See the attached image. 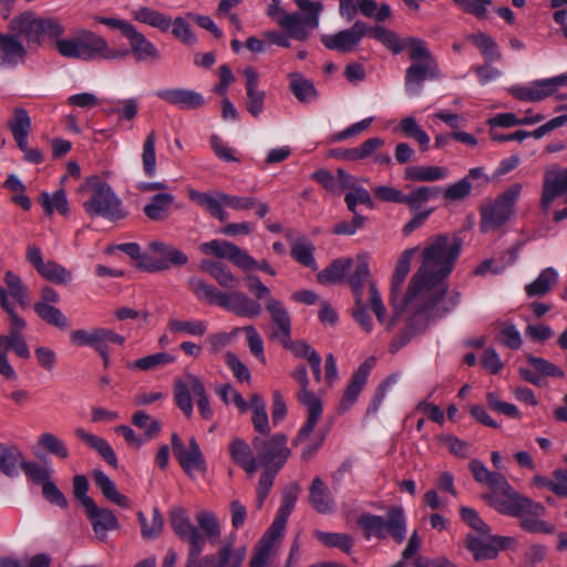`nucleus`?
I'll return each instance as SVG.
<instances>
[{
  "mask_svg": "<svg viewBox=\"0 0 567 567\" xmlns=\"http://www.w3.org/2000/svg\"><path fill=\"white\" fill-rule=\"evenodd\" d=\"M188 288L198 300L209 305H217L239 317L257 318L262 311L261 305L245 292L239 290L220 291L215 286L197 277L188 279Z\"/></svg>",
  "mask_w": 567,
  "mask_h": 567,
  "instance_id": "obj_4",
  "label": "nucleus"
},
{
  "mask_svg": "<svg viewBox=\"0 0 567 567\" xmlns=\"http://www.w3.org/2000/svg\"><path fill=\"white\" fill-rule=\"evenodd\" d=\"M107 114H117L120 121H133L138 112L137 101L133 97L118 100L114 106L105 110Z\"/></svg>",
  "mask_w": 567,
  "mask_h": 567,
  "instance_id": "obj_61",
  "label": "nucleus"
},
{
  "mask_svg": "<svg viewBox=\"0 0 567 567\" xmlns=\"http://www.w3.org/2000/svg\"><path fill=\"white\" fill-rule=\"evenodd\" d=\"M369 303L371 309L375 313L378 321L381 324H384L386 329H391L395 323V319L386 318L385 307L383 305L381 296L372 282L369 284Z\"/></svg>",
  "mask_w": 567,
  "mask_h": 567,
  "instance_id": "obj_63",
  "label": "nucleus"
},
{
  "mask_svg": "<svg viewBox=\"0 0 567 567\" xmlns=\"http://www.w3.org/2000/svg\"><path fill=\"white\" fill-rule=\"evenodd\" d=\"M462 241L450 235L429 238L422 252V264L409 285L408 302L425 310V316L436 318L452 311L460 293L446 297V278L460 256Z\"/></svg>",
  "mask_w": 567,
  "mask_h": 567,
  "instance_id": "obj_1",
  "label": "nucleus"
},
{
  "mask_svg": "<svg viewBox=\"0 0 567 567\" xmlns=\"http://www.w3.org/2000/svg\"><path fill=\"white\" fill-rule=\"evenodd\" d=\"M173 202V195L168 193L157 194L145 205L144 213L152 220H162L166 217L167 210Z\"/></svg>",
  "mask_w": 567,
  "mask_h": 567,
  "instance_id": "obj_48",
  "label": "nucleus"
},
{
  "mask_svg": "<svg viewBox=\"0 0 567 567\" xmlns=\"http://www.w3.org/2000/svg\"><path fill=\"white\" fill-rule=\"evenodd\" d=\"M243 73L246 78L247 110L252 116L257 117L264 111L266 94L258 90L259 75L254 68H245Z\"/></svg>",
  "mask_w": 567,
  "mask_h": 567,
  "instance_id": "obj_29",
  "label": "nucleus"
},
{
  "mask_svg": "<svg viewBox=\"0 0 567 567\" xmlns=\"http://www.w3.org/2000/svg\"><path fill=\"white\" fill-rule=\"evenodd\" d=\"M482 484L491 489L489 493L483 496L484 499L498 513L506 515H523L524 513L542 515L544 513L542 504L516 493L501 473L489 471L486 481Z\"/></svg>",
  "mask_w": 567,
  "mask_h": 567,
  "instance_id": "obj_6",
  "label": "nucleus"
},
{
  "mask_svg": "<svg viewBox=\"0 0 567 567\" xmlns=\"http://www.w3.org/2000/svg\"><path fill=\"white\" fill-rule=\"evenodd\" d=\"M351 264V259H337L321 272H319L317 279L322 285L339 282L346 276V272L349 270Z\"/></svg>",
  "mask_w": 567,
  "mask_h": 567,
  "instance_id": "obj_49",
  "label": "nucleus"
},
{
  "mask_svg": "<svg viewBox=\"0 0 567 567\" xmlns=\"http://www.w3.org/2000/svg\"><path fill=\"white\" fill-rule=\"evenodd\" d=\"M187 192L189 198L202 208H204L207 213H209L213 217L220 221L227 220L228 215L223 208L225 203L221 200V196H225V193L218 190L205 193L193 188H188Z\"/></svg>",
  "mask_w": 567,
  "mask_h": 567,
  "instance_id": "obj_27",
  "label": "nucleus"
},
{
  "mask_svg": "<svg viewBox=\"0 0 567 567\" xmlns=\"http://www.w3.org/2000/svg\"><path fill=\"white\" fill-rule=\"evenodd\" d=\"M34 310L38 316L49 324L60 329H66L69 327L68 318L61 312L60 309L51 305H47L45 302H38L34 306Z\"/></svg>",
  "mask_w": 567,
  "mask_h": 567,
  "instance_id": "obj_56",
  "label": "nucleus"
},
{
  "mask_svg": "<svg viewBox=\"0 0 567 567\" xmlns=\"http://www.w3.org/2000/svg\"><path fill=\"white\" fill-rule=\"evenodd\" d=\"M369 303L371 309L375 313L378 321L381 324H384L386 329H391L395 323V319L386 318L385 307L383 305L381 296L372 282L369 284Z\"/></svg>",
  "mask_w": 567,
  "mask_h": 567,
  "instance_id": "obj_62",
  "label": "nucleus"
},
{
  "mask_svg": "<svg viewBox=\"0 0 567 567\" xmlns=\"http://www.w3.org/2000/svg\"><path fill=\"white\" fill-rule=\"evenodd\" d=\"M190 393L197 398V405L202 416L206 420L210 419L213 410L205 386L198 377L189 373L183 380H176L174 388L175 402L187 417L193 415Z\"/></svg>",
  "mask_w": 567,
  "mask_h": 567,
  "instance_id": "obj_10",
  "label": "nucleus"
},
{
  "mask_svg": "<svg viewBox=\"0 0 567 567\" xmlns=\"http://www.w3.org/2000/svg\"><path fill=\"white\" fill-rule=\"evenodd\" d=\"M59 54L82 61H123L128 56L127 48H113L109 41L89 29H78L72 35L55 41Z\"/></svg>",
  "mask_w": 567,
  "mask_h": 567,
  "instance_id": "obj_2",
  "label": "nucleus"
},
{
  "mask_svg": "<svg viewBox=\"0 0 567 567\" xmlns=\"http://www.w3.org/2000/svg\"><path fill=\"white\" fill-rule=\"evenodd\" d=\"M467 39L478 49L487 62H499L503 54L497 43L486 33L477 32L470 34Z\"/></svg>",
  "mask_w": 567,
  "mask_h": 567,
  "instance_id": "obj_44",
  "label": "nucleus"
},
{
  "mask_svg": "<svg viewBox=\"0 0 567 567\" xmlns=\"http://www.w3.org/2000/svg\"><path fill=\"white\" fill-rule=\"evenodd\" d=\"M169 523L175 534L183 540L193 545L194 554L199 549L200 545H205V538L199 529L194 526L187 511L184 507H175L169 513Z\"/></svg>",
  "mask_w": 567,
  "mask_h": 567,
  "instance_id": "obj_20",
  "label": "nucleus"
},
{
  "mask_svg": "<svg viewBox=\"0 0 567 567\" xmlns=\"http://www.w3.org/2000/svg\"><path fill=\"white\" fill-rule=\"evenodd\" d=\"M517 258V254L514 250H509L504 257L499 258L498 261L494 259H486L482 261L474 270L476 276H484L488 272L493 275L502 274L508 266L513 265Z\"/></svg>",
  "mask_w": 567,
  "mask_h": 567,
  "instance_id": "obj_54",
  "label": "nucleus"
},
{
  "mask_svg": "<svg viewBox=\"0 0 567 567\" xmlns=\"http://www.w3.org/2000/svg\"><path fill=\"white\" fill-rule=\"evenodd\" d=\"M38 272L44 279L58 285L68 284L72 280V274L62 265L52 260L45 261Z\"/></svg>",
  "mask_w": 567,
  "mask_h": 567,
  "instance_id": "obj_55",
  "label": "nucleus"
},
{
  "mask_svg": "<svg viewBox=\"0 0 567 567\" xmlns=\"http://www.w3.org/2000/svg\"><path fill=\"white\" fill-rule=\"evenodd\" d=\"M567 200V167L553 166L546 169L540 204L547 210L557 198Z\"/></svg>",
  "mask_w": 567,
  "mask_h": 567,
  "instance_id": "obj_19",
  "label": "nucleus"
},
{
  "mask_svg": "<svg viewBox=\"0 0 567 567\" xmlns=\"http://www.w3.org/2000/svg\"><path fill=\"white\" fill-rule=\"evenodd\" d=\"M450 169L439 165H412L404 169V179L413 182H437L447 178Z\"/></svg>",
  "mask_w": 567,
  "mask_h": 567,
  "instance_id": "obj_34",
  "label": "nucleus"
},
{
  "mask_svg": "<svg viewBox=\"0 0 567 567\" xmlns=\"http://www.w3.org/2000/svg\"><path fill=\"white\" fill-rule=\"evenodd\" d=\"M38 446L44 452L60 460H66L70 455L69 449L63 440L51 432H43L39 435Z\"/></svg>",
  "mask_w": 567,
  "mask_h": 567,
  "instance_id": "obj_47",
  "label": "nucleus"
},
{
  "mask_svg": "<svg viewBox=\"0 0 567 567\" xmlns=\"http://www.w3.org/2000/svg\"><path fill=\"white\" fill-rule=\"evenodd\" d=\"M199 268L214 278L219 286L228 289L236 288L239 280L233 275L229 268L220 261L203 259Z\"/></svg>",
  "mask_w": 567,
  "mask_h": 567,
  "instance_id": "obj_37",
  "label": "nucleus"
},
{
  "mask_svg": "<svg viewBox=\"0 0 567 567\" xmlns=\"http://www.w3.org/2000/svg\"><path fill=\"white\" fill-rule=\"evenodd\" d=\"M371 369L372 362L365 361L352 374L351 380L340 401V408L342 410H348L350 406L354 404L360 392L362 391L363 386L367 383Z\"/></svg>",
  "mask_w": 567,
  "mask_h": 567,
  "instance_id": "obj_32",
  "label": "nucleus"
},
{
  "mask_svg": "<svg viewBox=\"0 0 567 567\" xmlns=\"http://www.w3.org/2000/svg\"><path fill=\"white\" fill-rule=\"evenodd\" d=\"M417 248L406 249L400 256L395 271L391 281V305L394 309L395 317L400 316L404 311H411L414 313H424L425 310L419 309L414 307L412 303L408 302L409 290L406 293L402 295L401 288L406 275L410 271L412 258L416 252Z\"/></svg>",
  "mask_w": 567,
  "mask_h": 567,
  "instance_id": "obj_13",
  "label": "nucleus"
},
{
  "mask_svg": "<svg viewBox=\"0 0 567 567\" xmlns=\"http://www.w3.org/2000/svg\"><path fill=\"white\" fill-rule=\"evenodd\" d=\"M155 145L156 134L151 131L145 137L141 155L144 174L148 177H154L157 172Z\"/></svg>",
  "mask_w": 567,
  "mask_h": 567,
  "instance_id": "obj_50",
  "label": "nucleus"
},
{
  "mask_svg": "<svg viewBox=\"0 0 567 567\" xmlns=\"http://www.w3.org/2000/svg\"><path fill=\"white\" fill-rule=\"evenodd\" d=\"M75 435L78 439L86 443L90 447L95 450L110 465L114 467L117 465L115 452L104 439L95 434L89 433L82 427H78L75 430Z\"/></svg>",
  "mask_w": 567,
  "mask_h": 567,
  "instance_id": "obj_40",
  "label": "nucleus"
},
{
  "mask_svg": "<svg viewBox=\"0 0 567 567\" xmlns=\"http://www.w3.org/2000/svg\"><path fill=\"white\" fill-rule=\"evenodd\" d=\"M85 513L90 519L95 535L105 539L109 530L118 528L116 516L109 508H100L93 499H86Z\"/></svg>",
  "mask_w": 567,
  "mask_h": 567,
  "instance_id": "obj_24",
  "label": "nucleus"
},
{
  "mask_svg": "<svg viewBox=\"0 0 567 567\" xmlns=\"http://www.w3.org/2000/svg\"><path fill=\"white\" fill-rule=\"evenodd\" d=\"M514 540L509 537L493 536L491 529L486 533H470L466 536V548L476 560L495 558L499 549L508 547Z\"/></svg>",
  "mask_w": 567,
  "mask_h": 567,
  "instance_id": "obj_16",
  "label": "nucleus"
},
{
  "mask_svg": "<svg viewBox=\"0 0 567 567\" xmlns=\"http://www.w3.org/2000/svg\"><path fill=\"white\" fill-rule=\"evenodd\" d=\"M306 402L301 404L307 408L308 416L295 439V444H300L308 440L322 414V403L320 399H311L309 395H306Z\"/></svg>",
  "mask_w": 567,
  "mask_h": 567,
  "instance_id": "obj_38",
  "label": "nucleus"
},
{
  "mask_svg": "<svg viewBox=\"0 0 567 567\" xmlns=\"http://www.w3.org/2000/svg\"><path fill=\"white\" fill-rule=\"evenodd\" d=\"M82 206L90 217H103L111 221L124 219L127 215L122 200L112 187L97 176L89 177L80 187Z\"/></svg>",
  "mask_w": 567,
  "mask_h": 567,
  "instance_id": "obj_5",
  "label": "nucleus"
},
{
  "mask_svg": "<svg viewBox=\"0 0 567 567\" xmlns=\"http://www.w3.org/2000/svg\"><path fill=\"white\" fill-rule=\"evenodd\" d=\"M560 86H567V74L535 80L526 84H515L507 89L516 100L538 103L553 96Z\"/></svg>",
  "mask_w": 567,
  "mask_h": 567,
  "instance_id": "obj_12",
  "label": "nucleus"
},
{
  "mask_svg": "<svg viewBox=\"0 0 567 567\" xmlns=\"http://www.w3.org/2000/svg\"><path fill=\"white\" fill-rule=\"evenodd\" d=\"M309 502L311 506L321 514L331 513L336 506L329 487L319 477L312 481L309 488Z\"/></svg>",
  "mask_w": 567,
  "mask_h": 567,
  "instance_id": "obj_35",
  "label": "nucleus"
},
{
  "mask_svg": "<svg viewBox=\"0 0 567 567\" xmlns=\"http://www.w3.org/2000/svg\"><path fill=\"white\" fill-rule=\"evenodd\" d=\"M317 538L329 547H337L349 553L353 546V539L348 534L317 532Z\"/></svg>",
  "mask_w": 567,
  "mask_h": 567,
  "instance_id": "obj_64",
  "label": "nucleus"
},
{
  "mask_svg": "<svg viewBox=\"0 0 567 567\" xmlns=\"http://www.w3.org/2000/svg\"><path fill=\"white\" fill-rule=\"evenodd\" d=\"M288 78L289 89L299 102L309 103L317 99L318 92L312 81L298 72L290 73Z\"/></svg>",
  "mask_w": 567,
  "mask_h": 567,
  "instance_id": "obj_41",
  "label": "nucleus"
},
{
  "mask_svg": "<svg viewBox=\"0 0 567 567\" xmlns=\"http://www.w3.org/2000/svg\"><path fill=\"white\" fill-rule=\"evenodd\" d=\"M523 192V185L516 183L501 193L494 200L485 203L481 208V230H496L507 223L515 214V205Z\"/></svg>",
  "mask_w": 567,
  "mask_h": 567,
  "instance_id": "obj_8",
  "label": "nucleus"
},
{
  "mask_svg": "<svg viewBox=\"0 0 567 567\" xmlns=\"http://www.w3.org/2000/svg\"><path fill=\"white\" fill-rule=\"evenodd\" d=\"M246 547H234L231 540L225 542L220 545L218 551L207 557V563L213 567H241L246 558Z\"/></svg>",
  "mask_w": 567,
  "mask_h": 567,
  "instance_id": "obj_28",
  "label": "nucleus"
},
{
  "mask_svg": "<svg viewBox=\"0 0 567 567\" xmlns=\"http://www.w3.org/2000/svg\"><path fill=\"white\" fill-rule=\"evenodd\" d=\"M168 328L173 333H182L188 336H203L207 330V326L202 320H179L172 318L168 321Z\"/></svg>",
  "mask_w": 567,
  "mask_h": 567,
  "instance_id": "obj_57",
  "label": "nucleus"
},
{
  "mask_svg": "<svg viewBox=\"0 0 567 567\" xmlns=\"http://www.w3.org/2000/svg\"><path fill=\"white\" fill-rule=\"evenodd\" d=\"M297 7L305 12L289 13L281 7V0H271L266 14L284 31L298 41H306L311 31L319 27L320 14L323 11L321 1L295 0Z\"/></svg>",
  "mask_w": 567,
  "mask_h": 567,
  "instance_id": "obj_3",
  "label": "nucleus"
},
{
  "mask_svg": "<svg viewBox=\"0 0 567 567\" xmlns=\"http://www.w3.org/2000/svg\"><path fill=\"white\" fill-rule=\"evenodd\" d=\"M39 200L49 215L53 214L54 210L61 215L69 213V202L63 189H58L53 194L42 193Z\"/></svg>",
  "mask_w": 567,
  "mask_h": 567,
  "instance_id": "obj_53",
  "label": "nucleus"
},
{
  "mask_svg": "<svg viewBox=\"0 0 567 567\" xmlns=\"http://www.w3.org/2000/svg\"><path fill=\"white\" fill-rule=\"evenodd\" d=\"M354 271L349 276V284L355 295V298H362L361 289L369 282L370 269L368 255H358L355 260Z\"/></svg>",
  "mask_w": 567,
  "mask_h": 567,
  "instance_id": "obj_45",
  "label": "nucleus"
},
{
  "mask_svg": "<svg viewBox=\"0 0 567 567\" xmlns=\"http://www.w3.org/2000/svg\"><path fill=\"white\" fill-rule=\"evenodd\" d=\"M251 446L256 454L257 470L262 466L279 471L290 455L287 436L281 433H276L267 439L255 436Z\"/></svg>",
  "mask_w": 567,
  "mask_h": 567,
  "instance_id": "obj_11",
  "label": "nucleus"
},
{
  "mask_svg": "<svg viewBox=\"0 0 567 567\" xmlns=\"http://www.w3.org/2000/svg\"><path fill=\"white\" fill-rule=\"evenodd\" d=\"M28 50L16 34L0 33V68H16L24 63Z\"/></svg>",
  "mask_w": 567,
  "mask_h": 567,
  "instance_id": "obj_22",
  "label": "nucleus"
},
{
  "mask_svg": "<svg viewBox=\"0 0 567 567\" xmlns=\"http://www.w3.org/2000/svg\"><path fill=\"white\" fill-rule=\"evenodd\" d=\"M0 350L6 352L12 350L20 358H30V350L22 333L14 332L8 336H0Z\"/></svg>",
  "mask_w": 567,
  "mask_h": 567,
  "instance_id": "obj_59",
  "label": "nucleus"
},
{
  "mask_svg": "<svg viewBox=\"0 0 567 567\" xmlns=\"http://www.w3.org/2000/svg\"><path fill=\"white\" fill-rule=\"evenodd\" d=\"M93 478L95 485L109 501L123 508H128L131 506L130 499L117 491L114 482L104 472L94 471Z\"/></svg>",
  "mask_w": 567,
  "mask_h": 567,
  "instance_id": "obj_42",
  "label": "nucleus"
},
{
  "mask_svg": "<svg viewBox=\"0 0 567 567\" xmlns=\"http://www.w3.org/2000/svg\"><path fill=\"white\" fill-rule=\"evenodd\" d=\"M71 342L78 347H91L96 352L109 343L123 344L125 338L107 328L78 329L70 333Z\"/></svg>",
  "mask_w": 567,
  "mask_h": 567,
  "instance_id": "obj_18",
  "label": "nucleus"
},
{
  "mask_svg": "<svg viewBox=\"0 0 567 567\" xmlns=\"http://www.w3.org/2000/svg\"><path fill=\"white\" fill-rule=\"evenodd\" d=\"M395 132H401L408 137L414 138L421 146L423 151L429 150L430 146V136L419 125L416 120L413 116L403 117L398 126L394 128Z\"/></svg>",
  "mask_w": 567,
  "mask_h": 567,
  "instance_id": "obj_46",
  "label": "nucleus"
},
{
  "mask_svg": "<svg viewBox=\"0 0 567 567\" xmlns=\"http://www.w3.org/2000/svg\"><path fill=\"white\" fill-rule=\"evenodd\" d=\"M369 27L365 22L357 20L350 28L338 31L333 34H323L322 44L329 49L342 53L352 52L368 34Z\"/></svg>",
  "mask_w": 567,
  "mask_h": 567,
  "instance_id": "obj_17",
  "label": "nucleus"
},
{
  "mask_svg": "<svg viewBox=\"0 0 567 567\" xmlns=\"http://www.w3.org/2000/svg\"><path fill=\"white\" fill-rule=\"evenodd\" d=\"M196 522L205 539L208 538L215 542L220 537V525L213 512L199 511L196 514Z\"/></svg>",
  "mask_w": 567,
  "mask_h": 567,
  "instance_id": "obj_52",
  "label": "nucleus"
},
{
  "mask_svg": "<svg viewBox=\"0 0 567 567\" xmlns=\"http://www.w3.org/2000/svg\"><path fill=\"white\" fill-rule=\"evenodd\" d=\"M558 281V272L555 268L543 269L537 278L525 286L528 297H542L548 293Z\"/></svg>",
  "mask_w": 567,
  "mask_h": 567,
  "instance_id": "obj_39",
  "label": "nucleus"
},
{
  "mask_svg": "<svg viewBox=\"0 0 567 567\" xmlns=\"http://www.w3.org/2000/svg\"><path fill=\"white\" fill-rule=\"evenodd\" d=\"M359 525L364 530L365 536L383 539L391 536L396 543H402L406 534V520L402 507H391L386 512V517L363 514L359 518Z\"/></svg>",
  "mask_w": 567,
  "mask_h": 567,
  "instance_id": "obj_9",
  "label": "nucleus"
},
{
  "mask_svg": "<svg viewBox=\"0 0 567 567\" xmlns=\"http://www.w3.org/2000/svg\"><path fill=\"white\" fill-rule=\"evenodd\" d=\"M440 187L420 186L410 194H404L401 204H405L410 209H417L423 204L439 195Z\"/></svg>",
  "mask_w": 567,
  "mask_h": 567,
  "instance_id": "obj_51",
  "label": "nucleus"
},
{
  "mask_svg": "<svg viewBox=\"0 0 567 567\" xmlns=\"http://www.w3.org/2000/svg\"><path fill=\"white\" fill-rule=\"evenodd\" d=\"M228 452L231 460L249 476L257 472V461L252 455L251 446L245 440L240 437L233 439L229 443Z\"/></svg>",
  "mask_w": 567,
  "mask_h": 567,
  "instance_id": "obj_33",
  "label": "nucleus"
},
{
  "mask_svg": "<svg viewBox=\"0 0 567 567\" xmlns=\"http://www.w3.org/2000/svg\"><path fill=\"white\" fill-rule=\"evenodd\" d=\"M126 39L130 44V49H127L128 54L132 52L136 61L156 63L161 60L159 50L136 27H134Z\"/></svg>",
  "mask_w": 567,
  "mask_h": 567,
  "instance_id": "obj_26",
  "label": "nucleus"
},
{
  "mask_svg": "<svg viewBox=\"0 0 567 567\" xmlns=\"http://www.w3.org/2000/svg\"><path fill=\"white\" fill-rule=\"evenodd\" d=\"M175 361V357L167 352L154 353L130 363L128 367L142 371H148L158 367L171 364Z\"/></svg>",
  "mask_w": 567,
  "mask_h": 567,
  "instance_id": "obj_58",
  "label": "nucleus"
},
{
  "mask_svg": "<svg viewBox=\"0 0 567 567\" xmlns=\"http://www.w3.org/2000/svg\"><path fill=\"white\" fill-rule=\"evenodd\" d=\"M249 406L252 412L251 423L256 432L268 434L271 431L266 403L261 395L254 393L249 398Z\"/></svg>",
  "mask_w": 567,
  "mask_h": 567,
  "instance_id": "obj_43",
  "label": "nucleus"
},
{
  "mask_svg": "<svg viewBox=\"0 0 567 567\" xmlns=\"http://www.w3.org/2000/svg\"><path fill=\"white\" fill-rule=\"evenodd\" d=\"M315 246L308 240H298L292 244V257L305 267L316 270L318 268L313 257Z\"/></svg>",
  "mask_w": 567,
  "mask_h": 567,
  "instance_id": "obj_60",
  "label": "nucleus"
},
{
  "mask_svg": "<svg viewBox=\"0 0 567 567\" xmlns=\"http://www.w3.org/2000/svg\"><path fill=\"white\" fill-rule=\"evenodd\" d=\"M265 308L269 312L272 322V338L287 343L288 337L291 334V319L287 308L276 298L269 299Z\"/></svg>",
  "mask_w": 567,
  "mask_h": 567,
  "instance_id": "obj_23",
  "label": "nucleus"
},
{
  "mask_svg": "<svg viewBox=\"0 0 567 567\" xmlns=\"http://www.w3.org/2000/svg\"><path fill=\"white\" fill-rule=\"evenodd\" d=\"M155 95L179 110H197L205 104V97L194 90L176 87L158 90Z\"/></svg>",
  "mask_w": 567,
  "mask_h": 567,
  "instance_id": "obj_21",
  "label": "nucleus"
},
{
  "mask_svg": "<svg viewBox=\"0 0 567 567\" xmlns=\"http://www.w3.org/2000/svg\"><path fill=\"white\" fill-rule=\"evenodd\" d=\"M148 261L141 264V269L147 271L166 270L172 266H183L188 261V257L177 249L164 241L153 240L147 245Z\"/></svg>",
  "mask_w": 567,
  "mask_h": 567,
  "instance_id": "obj_14",
  "label": "nucleus"
},
{
  "mask_svg": "<svg viewBox=\"0 0 567 567\" xmlns=\"http://www.w3.org/2000/svg\"><path fill=\"white\" fill-rule=\"evenodd\" d=\"M198 249L202 254L220 259H227L246 271H249L257 266L256 259L230 241L213 239L210 241L202 243Z\"/></svg>",
  "mask_w": 567,
  "mask_h": 567,
  "instance_id": "obj_15",
  "label": "nucleus"
},
{
  "mask_svg": "<svg viewBox=\"0 0 567 567\" xmlns=\"http://www.w3.org/2000/svg\"><path fill=\"white\" fill-rule=\"evenodd\" d=\"M131 14L134 21L156 28L162 32L168 31L172 27V19L169 16L151 7H137L131 12Z\"/></svg>",
  "mask_w": 567,
  "mask_h": 567,
  "instance_id": "obj_36",
  "label": "nucleus"
},
{
  "mask_svg": "<svg viewBox=\"0 0 567 567\" xmlns=\"http://www.w3.org/2000/svg\"><path fill=\"white\" fill-rule=\"evenodd\" d=\"M40 17L28 10L9 20L8 30L17 37L23 35L29 43L40 44Z\"/></svg>",
  "mask_w": 567,
  "mask_h": 567,
  "instance_id": "obj_25",
  "label": "nucleus"
},
{
  "mask_svg": "<svg viewBox=\"0 0 567 567\" xmlns=\"http://www.w3.org/2000/svg\"><path fill=\"white\" fill-rule=\"evenodd\" d=\"M175 456L179 465L189 476L206 471L204 455L194 437L189 440L188 446L182 449Z\"/></svg>",
  "mask_w": 567,
  "mask_h": 567,
  "instance_id": "obj_30",
  "label": "nucleus"
},
{
  "mask_svg": "<svg viewBox=\"0 0 567 567\" xmlns=\"http://www.w3.org/2000/svg\"><path fill=\"white\" fill-rule=\"evenodd\" d=\"M372 38L382 43L386 49H389L393 54L401 53L404 49L408 50V53L411 51L410 41H420L416 38H405L401 39L398 33L394 31L386 29L380 24L369 27V32Z\"/></svg>",
  "mask_w": 567,
  "mask_h": 567,
  "instance_id": "obj_31",
  "label": "nucleus"
},
{
  "mask_svg": "<svg viewBox=\"0 0 567 567\" xmlns=\"http://www.w3.org/2000/svg\"><path fill=\"white\" fill-rule=\"evenodd\" d=\"M409 59L412 64L405 72V91L412 96L420 95L423 82L426 79H436L440 75L439 66L423 40L410 41Z\"/></svg>",
  "mask_w": 567,
  "mask_h": 567,
  "instance_id": "obj_7",
  "label": "nucleus"
}]
</instances>
